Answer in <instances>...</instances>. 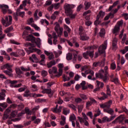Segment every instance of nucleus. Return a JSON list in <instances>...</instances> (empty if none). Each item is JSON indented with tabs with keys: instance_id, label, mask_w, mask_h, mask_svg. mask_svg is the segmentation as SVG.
<instances>
[{
	"instance_id": "5fc2aeb1",
	"label": "nucleus",
	"mask_w": 128,
	"mask_h": 128,
	"mask_svg": "<svg viewBox=\"0 0 128 128\" xmlns=\"http://www.w3.org/2000/svg\"><path fill=\"white\" fill-rule=\"evenodd\" d=\"M122 24H124V20H120V21H118L116 26H119V28H120V26H122Z\"/></svg>"
},
{
	"instance_id": "49530a36",
	"label": "nucleus",
	"mask_w": 128,
	"mask_h": 128,
	"mask_svg": "<svg viewBox=\"0 0 128 128\" xmlns=\"http://www.w3.org/2000/svg\"><path fill=\"white\" fill-rule=\"evenodd\" d=\"M10 108H8L6 110L4 114H6V115L8 116H10Z\"/></svg>"
},
{
	"instance_id": "a211bd4d",
	"label": "nucleus",
	"mask_w": 128,
	"mask_h": 128,
	"mask_svg": "<svg viewBox=\"0 0 128 128\" xmlns=\"http://www.w3.org/2000/svg\"><path fill=\"white\" fill-rule=\"evenodd\" d=\"M4 74L8 76L10 78H12V70L10 69V70H5L3 71Z\"/></svg>"
},
{
	"instance_id": "6e6d98bb",
	"label": "nucleus",
	"mask_w": 128,
	"mask_h": 128,
	"mask_svg": "<svg viewBox=\"0 0 128 128\" xmlns=\"http://www.w3.org/2000/svg\"><path fill=\"white\" fill-rule=\"evenodd\" d=\"M21 70H22V72H28V70H30V67H28V68H25L24 66L20 67Z\"/></svg>"
},
{
	"instance_id": "8fccbe9b",
	"label": "nucleus",
	"mask_w": 128,
	"mask_h": 128,
	"mask_svg": "<svg viewBox=\"0 0 128 128\" xmlns=\"http://www.w3.org/2000/svg\"><path fill=\"white\" fill-rule=\"evenodd\" d=\"M83 108H84V106L82 105L78 106V112H79V114H80V112H82Z\"/></svg>"
},
{
	"instance_id": "09e8293b",
	"label": "nucleus",
	"mask_w": 128,
	"mask_h": 128,
	"mask_svg": "<svg viewBox=\"0 0 128 128\" xmlns=\"http://www.w3.org/2000/svg\"><path fill=\"white\" fill-rule=\"evenodd\" d=\"M88 56H89L91 58H94V51L88 50Z\"/></svg>"
},
{
	"instance_id": "aec40b11",
	"label": "nucleus",
	"mask_w": 128,
	"mask_h": 128,
	"mask_svg": "<svg viewBox=\"0 0 128 128\" xmlns=\"http://www.w3.org/2000/svg\"><path fill=\"white\" fill-rule=\"evenodd\" d=\"M62 108V106H60L58 109V108H52V110L53 112H61Z\"/></svg>"
},
{
	"instance_id": "4468645a",
	"label": "nucleus",
	"mask_w": 128,
	"mask_h": 128,
	"mask_svg": "<svg viewBox=\"0 0 128 128\" xmlns=\"http://www.w3.org/2000/svg\"><path fill=\"white\" fill-rule=\"evenodd\" d=\"M120 26L116 25L114 28L112 30V34H114L115 36H118V34L120 32Z\"/></svg>"
},
{
	"instance_id": "13d9d810",
	"label": "nucleus",
	"mask_w": 128,
	"mask_h": 128,
	"mask_svg": "<svg viewBox=\"0 0 128 128\" xmlns=\"http://www.w3.org/2000/svg\"><path fill=\"white\" fill-rule=\"evenodd\" d=\"M41 74L42 76L46 78V76H48V72L46 70H44L41 72Z\"/></svg>"
},
{
	"instance_id": "e433bc0d",
	"label": "nucleus",
	"mask_w": 128,
	"mask_h": 128,
	"mask_svg": "<svg viewBox=\"0 0 128 128\" xmlns=\"http://www.w3.org/2000/svg\"><path fill=\"white\" fill-rule=\"evenodd\" d=\"M118 8H116L114 10H113L112 12H110V16H112V18H114V14H116V12H118Z\"/></svg>"
},
{
	"instance_id": "bb28decb",
	"label": "nucleus",
	"mask_w": 128,
	"mask_h": 128,
	"mask_svg": "<svg viewBox=\"0 0 128 128\" xmlns=\"http://www.w3.org/2000/svg\"><path fill=\"white\" fill-rule=\"evenodd\" d=\"M90 66H82L81 68V71L82 72H85L90 70Z\"/></svg>"
},
{
	"instance_id": "e2e57ef3",
	"label": "nucleus",
	"mask_w": 128,
	"mask_h": 128,
	"mask_svg": "<svg viewBox=\"0 0 128 128\" xmlns=\"http://www.w3.org/2000/svg\"><path fill=\"white\" fill-rule=\"evenodd\" d=\"M18 12H16V13L13 14V18L15 20L18 21Z\"/></svg>"
},
{
	"instance_id": "412c9836",
	"label": "nucleus",
	"mask_w": 128,
	"mask_h": 128,
	"mask_svg": "<svg viewBox=\"0 0 128 128\" xmlns=\"http://www.w3.org/2000/svg\"><path fill=\"white\" fill-rule=\"evenodd\" d=\"M102 96L100 98H98L100 100H104L106 98H108V95L106 94V93L102 92L101 93Z\"/></svg>"
},
{
	"instance_id": "3c124183",
	"label": "nucleus",
	"mask_w": 128,
	"mask_h": 128,
	"mask_svg": "<svg viewBox=\"0 0 128 128\" xmlns=\"http://www.w3.org/2000/svg\"><path fill=\"white\" fill-rule=\"evenodd\" d=\"M40 58H42V60H40V62H44V60H46V56L44 54H42Z\"/></svg>"
},
{
	"instance_id": "338daca9",
	"label": "nucleus",
	"mask_w": 128,
	"mask_h": 128,
	"mask_svg": "<svg viewBox=\"0 0 128 128\" xmlns=\"http://www.w3.org/2000/svg\"><path fill=\"white\" fill-rule=\"evenodd\" d=\"M84 28H82V26H80L79 27V34H80H80H82V32H84Z\"/></svg>"
},
{
	"instance_id": "9d476101",
	"label": "nucleus",
	"mask_w": 128,
	"mask_h": 128,
	"mask_svg": "<svg viewBox=\"0 0 128 128\" xmlns=\"http://www.w3.org/2000/svg\"><path fill=\"white\" fill-rule=\"evenodd\" d=\"M58 72L57 74L55 75L56 78H60L61 76L62 75V68H64V64H58Z\"/></svg>"
},
{
	"instance_id": "69168bd1",
	"label": "nucleus",
	"mask_w": 128,
	"mask_h": 128,
	"mask_svg": "<svg viewBox=\"0 0 128 128\" xmlns=\"http://www.w3.org/2000/svg\"><path fill=\"white\" fill-rule=\"evenodd\" d=\"M6 68L8 70H12V65L8 64H6Z\"/></svg>"
},
{
	"instance_id": "7c9ffc66",
	"label": "nucleus",
	"mask_w": 128,
	"mask_h": 128,
	"mask_svg": "<svg viewBox=\"0 0 128 128\" xmlns=\"http://www.w3.org/2000/svg\"><path fill=\"white\" fill-rule=\"evenodd\" d=\"M31 88L32 92H38V86H36V84L32 85Z\"/></svg>"
},
{
	"instance_id": "4be33fe9",
	"label": "nucleus",
	"mask_w": 128,
	"mask_h": 128,
	"mask_svg": "<svg viewBox=\"0 0 128 128\" xmlns=\"http://www.w3.org/2000/svg\"><path fill=\"white\" fill-rule=\"evenodd\" d=\"M61 120H61L60 122V126H64V124H66V117L64 116H61Z\"/></svg>"
},
{
	"instance_id": "4d7b16f0",
	"label": "nucleus",
	"mask_w": 128,
	"mask_h": 128,
	"mask_svg": "<svg viewBox=\"0 0 128 128\" xmlns=\"http://www.w3.org/2000/svg\"><path fill=\"white\" fill-rule=\"evenodd\" d=\"M68 108H72L74 110H76V106L72 104H68Z\"/></svg>"
},
{
	"instance_id": "a878e982",
	"label": "nucleus",
	"mask_w": 128,
	"mask_h": 128,
	"mask_svg": "<svg viewBox=\"0 0 128 128\" xmlns=\"http://www.w3.org/2000/svg\"><path fill=\"white\" fill-rule=\"evenodd\" d=\"M79 96H80V98H81L82 100H88V96L84 94H79Z\"/></svg>"
},
{
	"instance_id": "f257e3e1",
	"label": "nucleus",
	"mask_w": 128,
	"mask_h": 128,
	"mask_svg": "<svg viewBox=\"0 0 128 128\" xmlns=\"http://www.w3.org/2000/svg\"><path fill=\"white\" fill-rule=\"evenodd\" d=\"M64 10L65 14L67 16H70V18L74 20L76 18V14H72V5L68 4H66L64 5Z\"/></svg>"
},
{
	"instance_id": "a18cd8bd",
	"label": "nucleus",
	"mask_w": 128,
	"mask_h": 128,
	"mask_svg": "<svg viewBox=\"0 0 128 128\" xmlns=\"http://www.w3.org/2000/svg\"><path fill=\"white\" fill-rule=\"evenodd\" d=\"M16 72L17 74H18L19 76H20V74H22V70H20V68H16Z\"/></svg>"
},
{
	"instance_id": "1a4fd4ad",
	"label": "nucleus",
	"mask_w": 128,
	"mask_h": 128,
	"mask_svg": "<svg viewBox=\"0 0 128 128\" xmlns=\"http://www.w3.org/2000/svg\"><path fill=\"white\" fill-rule=\"evenodd\" d=\"M96 88L94 90V92H100V88H102L104 84V82H100L98 80L96 81Z\"/></svg>"
},
{
	"instance_id": "c756f323",
	"label": "nucleus",
	"mask_w": 128,
	"mask_h": 128,
	"mask_svg": "<svg viewBox=\"0 0 128 128\" xmlns=\"http://www.w3.org/2000/svg\"><path fill=\"white\" fill-rule=\"evenodd\" d=\"M69 120L70 122H74L76 120V115L74 114H72L70 115Z\"/></svg>"
},
{
	"instance_id": "393cba45",
	"label": "nucleus",
	"mask_w": 128,
	"mask_h": 128,
	"mask_svg": "<svg viewBox=\"0 0 128 128\" xmlns=\"http://www.w3.org/2000/svg\"><path fill=\"white\" fill-rule=\"evenodd\" d=\"M14 30V27H12V26H11L10 27L4 30V32L6 34H8V32H12Z\"/></svg>"
},
{
	"instance_id": "dca6fc26",
	"label": "nucleus",
	"mask_w": 128,
	"mask_h": 128,
	"mask_svg": "<svg viewBox=\"0 0 128 128\" xmlns=\"http://www.w3.org/2000/svg\"><path fill=\"white\" fill-rule=\"evenodd\" d=\"M104 112H107L108 114H111V116H112V114H114V112L113 110L112 109V108H104Z\"/></svg>"
},
{
	"instance_id": "39448f33",
	"label": "nucleus",
	"mask_w": 128,
	"mask_h": 128,
	"mask_svg": "<svg viewBox=\"0 0 128 128\" xmlns=\"http://www.w3.org/2000/svg\"><path fill=\"white\" fill-rule=\"evenodd\" d=\"M54 24L56 25L54 26V30L58 34V36H62V32H64V28L60 27V26L58 22H55Z\"/></svg>"
},
{
	"instance_id": "f03ea898",
	"label": "nucleus",
	"mask_w": 128,
	"mask_h": 128,
	"mask_svg": "<svg viewBox=\"0 0 128 128\" xmlns=\"http://www.w3.org/2000/svg\"><path fill=\"white\" fill-rule=\"evenodd\" d=\"M108 72L106 71L104 72L102 69H101L99 71L98 74L96 73V78H101L104 82H108V76H106Z\"/></svg>"
},
{
	"instance_id": "37998d69",
	"label": "nucleus",
	"mask_w": 128,
	"mask_h": 128,
	"mask_svg": "<svg viewBox=\"0 0 128 128\" xmlns=\"http://www.w3.org/2000/svg\"><path fill=\"white\" fill-rule=\"evenodd\" d=\"M52 4L55 10H58V8H60V3H56Z\"/></svg>"
},
{
	"instance_id": "9b49d317",
	"label": "nucleus",
	"mask_w": 128,
	"mask_h": 128,
	"mask_svg": "<svg viewBox=\"0 0 128 128\" xmlns=\"http://www.w3.org/2000/svg\"><path fill=\"white\" fill-rule=\"evenodd\" d=\"M6 90L4 89H2L0 92V100H6Z\"/></svg>"
},
{
	"instance_id": "a19ab883",
	"label": "nucleus",
	"mask_w": 128,
	"mask_h": 128,
	"mask_svg": "<svg viewBox=\"0 0 128 128\" xmlns=\"http://www.w3.org/2000/svg\"><path fill=\"white\" fill-rule=\"evenodd\" d=\"M66 60H72V54L68 53L66 55Z\"/></svg>"
},
{
	"instance_id": "ddd939ff",
	"label": "nucleus",
	"mask_w": 128,
	"mask_h": 128,
	"mask_svg": "<svg viewBox=\"0 0 128 128\" xmlns=\"http://www.w3.org/2000/svg\"><path fill=\"white\" fill-rule=\"evenodd\" d=\"M116 44H118V38H114L112 40V49L114 50H116L118 47L116 46Z\"/></svg>"
},
{
	"instance_id": "f704fd0d",
	"label": "nucleus",
	"mask_w": 128,
	"mask_h": 128,
	"mask_svg": "<svg viewBox=\"0 0 128 128\" xmlns=\"http://www.w3.org/2000/svg\"><path fill=\"white\" fill-rule=\"evenodd\" d=\"M104 104H105V106H106V108H110V106H112V100H110L108 102H106Z\"/></svg>"
},
{
	"instance_id": "774afa93",
	"label": "nucleus",
	"mask_w": 128,
	"mask_h": 128,
	"mask_svg": "<svg viewBox=\"0 0 128 128\" xmlns=\"http://www.w3.org/2000/svg\"><path fill=\"white\" fill-rule=\"evenodd\" d=\"M92 104L90 101L87 102L86 104V108H88L92 106Z\"/></svg>"
},
{
	"instance_id": "6e6552de",
	"label": "nucleus",
	"mask_w": 128,
	"mask_h": 128,
	"mask_svg": "<svg viewBox=\"0 0 128 128\" xmlns=\"http://www.w3.org/2000/svg\"><path fill=\"white\" fill-rule=\"evenodd\" d=\"M1 8H2V12L4 14H6L7 12L9 14H12V11L10 9L8 6L4 4L1 6Z\"/></svg>"
},
{
	"instance_id": "c85d7f7f",
	"label": "nucleus",
	"mask_w": 128,
	"mask_h": 128,
	"mask_svg": "<svg viewBox=\"0 0 128 128\" xmlns=\"http://www.w3.org/2000/svg\"><path fill=\"white\" fill-rule=\"evenodd\" d=\"M73 56H74V58H73V60H74L75 62L76 61V58H78V51L76 50H73Z\"/></svg>"
},
{
	"instance_id": "4c0bfd02",
	"label": "nucleus",
	"mask_w": 128,
	"mask_h": 128,
	"mask_svg": "<svg viewBox=\"0 0 128 128\" xmlns=\"http://www.w3.org/2000/svg\"><path fill=\"white\" fill-rule=\"evenodd\" d=\"M30 96V92L29 90H26L24 94V96L28 98Z\"/></svg>"
},
{
	"instance_id": "bf43d9fd",
	"label": "nucleus",
	"mask_w": 128,
	"mask_h": 128,
	"mask_svg": "<svg viewBox=\"0 0 128 128\" xmlns=\"http://www.w3.org/2000/svg\"><path fill=\"white\" fill-rule=\"evenodd\" d=\"M28 24H32V22H34V18H31L27 20Z\"/></svg>"
},
{
	"instance_id": "603ef678",
	"label": "nucleus",
	"mask_w": 128,
	"mask_h": 128,
	"mask_svg": "<svg viewBox=\"0 0 128 128\" xmlns=\"http://www.w3.org/2000/svg\"><path fill=\"white\" fill-rule=\"evenodd\" d=\"M0 106L4 108H8V103L6 102L0 103Z\"/></svg>"
},
{
	"instance_id": "052dcab7",
	"label": "nucleus",
	"mask_w": 128,
	"mask_h": 128,
	"mask_svg": "<svg viewBox=\"0 0 128 128\" xmlns=\"http://www.w3.org/2000/svg\"><path fill=\"white\" fill-rule=\"evenodd\" d=\"M116 63L112 62L111 64H110L111 70H116Z\"/></svg>"
},
{
	"instance_id": "0eeeda50",
	"label": "nucleus",
	"mask_w": 128,
	"mask_h": 128,
	"mask_svg": "<svg viewBox=\"0 0 128 128\" xmlns=\"http://www.w3.org/2000/svg\"><path fill=\"white\" fill-rule=\"evenodd\" d=\"M106 48H108V40H105L98 49L99 54H104L106 52Z\"/></svg>"
},
{
	"instance_id": "423d86ee",
	"label": "nucleus",
	"mask_w": 128,
	"mask_h": 128,
	"mask_svg": "<svg viewBox=\"0 0 128 128\" xmlns=\"http://www.w3.org/2000/svg\"><path fill=\"white\" fill-rule=\"evenodd\" d=\"M42 88L43 90L42 91V94H48V96L50 98L54 96V90H52V88H44V86H42Z\"/></svg>"
},
{
	"instance_id": "6ab92c4d",
	"label": "nucleus",
	"mask_w": 128,
	"mask_h": 128,
	"mask_svg": "<svg viewBox=\"0 0 128 128\" xmlns=\"http://www.w3.org/2000/svg\"><path fill=\"white\" fill-rule=\"evenodd\" d=\"M48 72L50 74H58V68L56 66L52 67V69H50L48 70Z\"/></svg>"
},
{
	"instance_id": "0e129e2a",
	"label": "nucleus",
	"mask_w": 128,
	"mask_h": 128,
	"mask_svg": "<svg viewBox=\"0 0 128 128\" xmlns=\"http://www.w3.org/2000/svg\"><path fill=\"white\" fill-rule=\"evenodd\" d=\"M64 30H66L68 32H70L71 30L70 28V27L66 24H64Z\"/></svg>"
},
{
	"instance_id": "5701e85b",
	"label": "nucleus",
	"mask_w": 128,
	"mask_h": 128,
	"mask_svg": "<svg viewBox=\"0 0 128 128\" xmlns=\"http://www.w3.org/2000/svg\"><path fill=\"white\" fill-rule=\"evenodd\" d=\"M86 81H82L80 84V86H81L82 88V90H88V86H86Z\"/></svg>"
},
{
	"instance_id": "7ed1b4c3",
	"label": "nucleus",
	"mask_w": 128,
	"mask_h": 128,
	"mask_svg": "<svg viewBox=\"0 0 128 128\" xmlns=\"http://www.w3.org/2000/svg\"><path fill=\"white\" fill-rule=\"evenodd\" d=\"M2 22L4 26H5L6 28L10 26L12 22V16H6L5 20L2 18Z\"/></svg>"
},
{
	"instance_id": "79ce46f5",
	"label": "nucleus",
	"mask_w": 128,
	"mask_h": 128,
	"mask_svg": "<svg viewBox=\"0 0 128 128\" xmlns=\"http://www.w3.org/2000/svg\"><path fill=\"white\" fill-rule=\"evenodd\" d=\"M38 10H36L34 13V18L35 20H38L40 18V17L38 16Z\"/></svg>"
},
{
	"instance_id": "2f4dec72",
	"label": "nucleus",
	"mask_w": 128,
	"mask_h": 128,
	"mask_svg": "<svg viewBox=\"0 0 128 128\" xmlns=\"http://www.w3.org/2000/svg\"><path fill=\"white\" fill-rule=\"evenodd\" d=\"M104 64H106V58H104L101 62H99V66L104 68Z\"/></svg>"
},
{
	"instance_id": "c03bdc74",
	"label": "nucleus",
	"mask_w": 128,
	"mask_h": 128,
	"mask_svg": "<svg viewBox=\"0 0 128 128\" xmlns=\"http://www.w3.org/2000/svg\"><path fill=\"white\" fill-rule=\"evenodd\" d=\"M74 100L76 104H80L82 102V100L80 98H75Z\"/></svg>"
},
{
	"instance_id": "2eb2a0df",
	"label": "nucleus",
	"mask_w": 128,
	"mask_h": 128,
	"mask_svg": "<svg viewBox=\"0 0 128 128\" xmlns=\"http://www.w3.org/2000/svg\"><path fill=\"white\" fill-rule=\"evenodd\" d=\"M124 120V115H120L114 121V122H122Z\"/></svg>"
},
{
	"instance_id": "b1692460",
	"label": "nucleus",
	"mask_w": 128,
	"mask_h": 128,
	"mask_svg": "<svg viewBox=\"0 0 128 128\" xmlns=\"http://www.w3.org/2000/svg\"><path fill=\"white\" fill-rule=\"evenodd\" d=\"M55 64H56V60H52L49 63H48L47 64L48 68H52V66H55Z\"/></svg>"
},
{
	"instance_id": "c9c22d12",
	"label": "nucleus",
	"mask_w": 128,
	"mask_h": 128,
	"mask_svg": "<svg viewBox=\"0 0 128 128\" xmlns=\"http://www.w3.org/2000/svg\"><path fill=\"white\" fill-rule=\"evenodd\" d=\"M90 102L92 104H98V102L96 100V99H94L92 97H90L89 98Z\"/></svg>"
},
{
	"instance_id": "ea45409f",
	"label": "nucleus",
	"mask_w": 128,
	"mask_h": 128,
	"mask_svg": "<svg viewBox=\"0 0 128 128\" xmlns=\"http://www.w3.org/2000/svg\"><path fill=\"white\" fill-rule=\"evenodd\" d=\"M63 114H65V116L70 114V109H68L67 108H63Z\"/></svg>"
},
{
	"instance_id": "20e7f679",
	"label": "nucleus",
	"mask_w": 128,
	"mask_h": 128,
	"mask_svg": "<svg viewBox=\"0 0 128 128\" xmlns=\"http://www.w3.org/2000/svg\"><path fill=\"white\" fill-rule=\"evenodd\" d=\"M28 36V32L26 31H24L23 32L22 34V38H26V40H27V42H36V38L32 36V34H29Z\"/></svg>"
},
{
	"instance_id": "72a5a7b5",
	"label": "nucleus",
	"mask_w": 128,
	"mask_h": 128,
	"mask_svg": "<svg viewBox=\"0 0 128 128\" xmlns=\"http://www.w3.org/2000/svg\"><path fill=\"white\" fill-rule=\"evenodd\" d=\"M85 10H88L90 8V2H84Z\"/></svg>"
},
{
	"instance_id": "473e14b6",
	"label": "nucleus",
	"mask_w": 128,
	"mask_h": 128,
	"mask_svg": "<svg viewBox=\"0 0 128 128\" xmlns=\"http://www.w3.org/2000/svg\"><path fill=\"white\" fill-rule=\"evenodd\" d=\"M16 114H18L17 110L12 111L10 114V118H16Z\"/></svg>"
},
{
	"instance_id": "f3484780",
	"label": "nucleus",
	"mask_w": 128,
	"mask_h": 128,
	"mask_svg": "<svg viewBox=\"0 0 128 128\" xmlns=\"http://www.w3.org/2000/svg\"><path fill=\"white\" fill-rule=\"evenodd\" d=\"M88 38H90V37L88 36L86 34H80V40H88Z\"/></svg>"
},
{
	"instance_id": "de8ad7c7",
	"label": "nucleus",
	"mask_w": 128,
	"mask_h": 128,
	"mask_svg": "<svg viewBox=\"0 0 128 128\" xmlns=\"http://www.w3.org/2000/svg\"><path fill=\"white\" fill-rule=\"evenodd\" d=\"M127 52H128V46H125L123 50H120V52L122 54H126Z\"/></svg>"
},
{
	"instance_id": "58836bf2",
	"label": "nucleus",
	"mask_w": 128,
	"mask_h": 128,
	"mask_svg": "<svg viewBox=\"0 0 128 128\" xmlns=\"http://www.w3.org/2000/svg\"><path fill=\"white\" fill-rule=\"evenodd\" d=\"M112 92H110V85L106 86V94L108 96H110Z\"/></svg>"
},
{
	"instance_id": "cd10ccee",
	"label": "nucleus",
	"mask_w": 128,
	"mask_h": 128,
	"mask_svg": "<svg viewBox=\"0 0 128 128\" xmlns=\"http://www.w3.org/2000/svg\"><path fill=\"white\" fill-rule=\"evenodd\" d=\"M99 34H100V36L101 38L104 36L106 34V30H104V28L101 29Z\"/></svg>"
},
{
	"instance_id": "680f3d73",
	"label": "nucleus",
	"mask_w": 128,
	"mask_h": 128,
	"mask_svg": "<svg viewBox=\"0 0 128 128\" xmlns=\"http://www.w3.org/2000/svg\"><path fill=\"white\" fill-rule=\"evenodd\" d=\"M82 118L84 120H88V116L86 114L82 112Z\"/></svg>"
},
{
	"instance_id": "f8f14e48",
	"label": "nucleus",
	"mask_w": 128,
	"mask_h": 128,
	"mask_svg": "<svg viewBox=\"0 0 128 128\" xmlns=\"http://www.w3.org/2000/svg\"><path fill=\"white\" fill-rule=\"evenodd\" d=\"M64 96H65V98H64L65 102H70V100L72 98V94H70V92H66L64 94Z\"/></svg>"
},
{
	"instance_id": "864d4df0",
	"label": "nucleus",
	"mask_w": 128,
	"mask_h": 128,
	"mask_svg": "<svg viewBox=\"0 0 128 128\" xmlns=\"http://www.w3.org/2000/svg\"><path fill=\"white\" fill-rule=\"evenodd\" d=\"M48 101L46 99L38 98L37 99V102H46Z\"/></svg>"
}]
</instances>
